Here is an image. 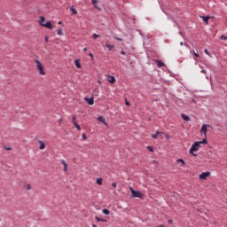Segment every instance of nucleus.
Segmentation results:
<instances>
[{
  "instance_id": "nucleus-1",
  "label": "nucleus",
  "mask_w": 227,
  "mask_h": 227,
  "mask_svg": "<svg viewBox=\"0 0 227 227\" xmlns=\"http://www.w3.org/2000/svg\"><path fill=\"white\" fill-rule=\"evenodd\" d=\"M34 63H35V67L38 70L39 75H46L45 67H43V64L40 62V60L35 59Z\"/></svg>"
},
{
  "instance_id": "nucleus-10",
  "label": "nucleus",
  "mask_w": 227,
  "mask_h": 227,
  "mask_svg": "<svg viewBox=\"0 0 227 227\" xmlns=\"http://www.w3.org/2000/svg\"><path fill=\"white\" fill-rule=\"evenodd\" d=\"M39 150H45V143H43V141L39 140Z\"/></svg>"
},
{
  "instance_id": "nucleus-30",
  "label": "nucleus",
  "mask_w": 227,
  "mask_h": 227,
  "mask_svg": "<svg viewBox=\"0 0 227 227\" xmlns=\"http://www.w3.org/2000/svg\"><path fill=\"white\" fill-rule=\"evenodd\" d=\"M74 127L77 129V130H81V126L80 125L76 124V125H74Z\"/></svg>"
},
{
  "instance_id": "nucleus-20",
  "label": "nucleus",
  "mask_w": 227,
  "mask_h": 227,
  "mask_svg": "<svg viewBox=\"0 0 227 227\" xmlns=\"http://www.w3.org/2000/svg\"><path fill=\"white\" fill-rule=\"evenodd\" d=\"M200 145H207V138H204L202 141H198Z\"/></svg>"
},
{
  "instance_id": "nucleus-12",
  "label": "nucleus",
  "mask_w": 227,
  "mask_h": 227,
  "mask_svg": "<svg viewBox=\"0 0 227 227\" xmlns=\"http://www.w3.org/2000/svg\"><path fill=\"white\" fill-rule=\"evenodd\" d=\"M96 221H98V223H107V220L104 219V218H99L98 216H95Z\"/></svg>"
},
{
  "instance_id": "nucleus-39",
  "label": "nucleus",
  "mask_w": 227,
  "mask_h": 227,
  "mask_svg": "<svg viewBox=\"0 0 227 227\" xmlns=\"http://www.w3.org/2000/svg\"><path fill=\"white\" fill-rule=\"evenodd\" d=\"M201 74H207V71L206 70H202Z\"/></svg>"
},
{
  "instance_id": "nucleus-13",
  "label": "nucleus",
  "mask_w": 227,
  "mask_h": 227,
  "mask_svg": "<svg viewBox=\"0 0 227 227\" xmlns=\"http://www.w3.org/2000/svg\"><path fill=\"white\" fill-rule=\"evenodd\" d=\"M181 116H182L183 120H184V121H191V118L189 116H187L184 114Z\"/></svg>"
},
{
  "instance_id": "nucleus-34",
  "label": "nucleus",
  "mask_w": 227,
  "mask_h": 227,
  "mask_svg": "<svg viewBox=\"0 0 227 227\" xmlns=\"http://www.w3.org/2000/svg\"><path fill=\"white\" fill-rule=\"evenodd\" d=\"M58 35H63V30H58Z\"/></svg>"
},
{
  "instance_id": "nucleus-17",
  "label": "nucleus",
  "mask_w": 227,
  "mask_h": 227,
  "mask_svg": "<svg viewBox=\"0 0 227 227\" xmlns=\"http://www.w3.org/2000/svg\"><path fill=\"white\" fill-rule=\"evenodd\" d=\"M157 66L159 67V68H162V67H164V64L162 61L160 60H156Z\"/></svg>"
},
{
  "instance_id": "nucleus-16",
  "label": "nucleus",
  "mask_w": 227,
  "mask_h": 227,
  "mask_svg": "<svg viewBox=\"0 0 227 227\" xmlns=\"http://www.w3.org/2000/svg\"><path fill=\"white\" fill-rule=\"evenodd\" d=\"M159 134H162L160 131H157L155 134L152 135L153 139H157L159 137Z\"/></svg>"
},
{
  "instance_id": "nucleus-9",
  "label": "nucleus",
  "mask_w": 227,
  "mask_h": 227,
  "mask_svg": "<svg viewBox=\"0 0 227 227\" xmlns=\"http://www.w3.org/2000/svg\"><path fill=\"white\" fill-rule=\"evenodd\" d=\"M85 102H87L89 106H93V104H95L93 98H85Z\"/></svg>"
},
{
  "instance_id": "nucleus-15",
  "label": "nucleus",
  "mask_w": 227,
  "mask_h": 227,
  "mask_svg": "<svg viewBox=\"0 0 227 227\" xmlns=\"http://www.w3.org/2000/svg\"><path fill=\"white\" fill-rule=\"evenodd\" d=\"M72 123L77 125V115H73Z\"/></svg>"
},
{
  "instance_id": "nucleus-32",
  "label": "nucleus",
  "mask_w": 227,
  "mask_h": 227,
  "mask_svg": "<svg viewBox=\"0 0 227 227\" xmlns=\"http://www.w3.org/2000/svg\"><path fill=\"white\" fill-rule=\"evenodd\" d=\"M204 52H205V54H207V56H210V53H208V50H204Z\"/></svg>"
},
{
  "instance_id": "nucleus-22",
  "label": "nucleus",
  "mask_w": 227,
  "mask_h": 227,
  "mask_svg": "<svg viewBox=\"0 0 227 227\" xmlns=\"http://www.w3.org/2000/svg\"><path fill=\"white\" fill-rule=\"evenodd\" d=\"M103 214H105V215H109L110 211L108 209H103Z\"/></svg>"
},
{
  "instance_id": "nucleus-49",
  "label": "nucleus",
  "mask_w": 227,
  "mask_h": 227,
  "mask_svg": "<svg viewBox=\"0 0 227 227\" xmlns=\"http://www.w3.org/2000/svg\"><path fill=\"white\" fill-rule=\"evenodd\" d=\"M95 8H98L97 5H95Z\"/></svg>"
},
{
  "instance_id": "nucleus-27",
  "label": "nucleus",
  "mask_w": 227,
  "mask_h": 227,
  "mask_svg": "<svg viewBox=\"0 0 227 227\" xmlns=\"http://www.w3.org/2000/svg\"><path fill=\"white\" fill-rule=\"evenodd\" d=\"M147 150H149V152H153V147H152V146H147Z\"/></svg>"
},
{
  "instance_id": "nucleus-46",
  "label": "nucleus",
  "mask_w": 227,
  "mask_h": 227,
  "mask_svg": "<svg viewBox=\"0 0 227 227\" xmlns=\"http://www.w3.org/2000/svg\"><path fill=\"white\" fill-rule=\"evenodd\" d=\"M180 45H184V43L181 42V43H180Z\"/></svg>"
},
{
  "instance_id": "nucleus-7",
  "label": "nucleus",
  "mask_w": 227,
  "mask_h": 227,
  "mask_svg": "<svg viewBox=\"0 0 227 227\" xmlns=\"http://www.w3.org/2000/svg\"><path fill=\"white\" fill-rule=\"evenodd\" d=\"M60 164L63 168V171H65V173H67L68 171V164H67L64 160H60Z\"/></svg>"
},
{
  "instance_id": "nucleus-2",
  "label": "nucleus",
  "mask_w": 227,
  "mask_h": 227,
  "mask_svg": "<svg viewBox=\"0 0 227 227\" xmlns=\"http://www.w3.org/2000/svg\"><path fill=\"white\" fill-rule=\"evenodd\" d=\"M38 23L40 26H43V27H46L47 29H52V23L51 21H46L45 17L40 16L38 20Z\"/></svg>"
},
{
  "instance_id": "nucleus-28",
  "label": "nucleus",
  "mask_w": 227,
  "mask_h": 227,
  "mask_svg": "<svg viewBox=\"0 0 227 227\" xmlns=\"http://www.w3.org/2000/svg\"><path fill=\"white\" fill-rule=\"evenodd\" d=\"M27 191H31V185L30 184H27Z\"/></svg>"
},
{
  "instance_id": "nucleus-41",
  "label": "nucleus",
  "mask_w": 227,
  "mask_h": 227,
  "mask_svg": "<svg viewBox=\"0 0 227 227\" xmlns=\"http://www.w3.org/2000/svg\"><path fill=\"white\" fill-rule=\"evenodd\" d=\"M83 51H84V52H86V51H88V48H84Z\"/></svg>"
},
{
  "instance_id": "nucleus-31",
  "label": "nucleus",
  "mask_w": 227,
  "mask_h": 227,
  "mask_svg": "<svg viewBox=\"0 0 227 227\" xmlns=\"http://www.w3.org/2000/svg\"><path fill=\"white\" fill-rule=\"evenodd\" d=\"M92 4H97V3H98V0H91Z\"/></svg>"
},
{
  "instance_id": "nucleus-50",
  "label": "nucleus",
  "mask_w": 227,
  "mask_h": 227,
  "mask_svg": "<svg viewBox=\"0 0 227 227\" xmlns=\"http://www.w3.org/2000/svg\"><path fill=\"white\" fill-rule=\"evenodd\" d=\"M59 24H61V21H60V22H59Z\"/></svg>"
},
{
  "instance_id": "nucleus-44",
  "label": "nucleus",
  "mask_w": 227,
  "mask_h": 227,
  "mask_svg": "<svg viewBox=\"0 0 227 227\" xmlns=\"http://www.w3.org/2000/svg\"><path fill=\"white\" fill-rule=\"evenodd\" d=\"M103 123H104V125H107V122H106V121Z\"/></svg>"
},
{
  "instance_id": "nucleus-47",
  "label": "nucleus",
  "mask_w": 227,
  "mask_h": 227,
  "mask_svg": "<svg viewBox=\"0 0 227 227\" xmlns=\"http://www.w3.org/2000/svg\"><path fill=\"white\" fill-rule=\"evenodd\" d=\"M92 227H97V225H95V224H92Z\"/></svg>"
},
{
  "instance_id": "nucleus-4",
  "label": "nucleus",
  "mask_w": 227,
  "mask_h": 227,
  "mask_svg": "<svg viewBox=\"0 0 227 227\" xmlns=\"http://www.w3.org/2000/svg\"><path fill=\"white\" fill-rule=\"evenodd\" d=\"M130 191L133 198H143V193H141V192L135 191L132 187H130Z\"/></svg>"
},
{
  "instance_id": "nucleus-37",
  "label": "nucleus",
  "mask_w": 227,
  "mask_h": 227,
  "mask_svg": "<svg viewBox=\"0 0 227 227\" xmlns=\"http://www.w3.org/2000/svg\"><path fill=\"white\" fill-rule=\"evenodd\" d=\"M168 224H173V220H168Z\"/></svg>"
},
{
  "instance_id": "nucleus-6",
  "label": "nucleus",
  "mask_w": 227,
  "mask_h": 227,
  "mask_svg": "<svg viewBox=\"0 0 227 227\" xmlns=\"http://www.w3.org/2000/svg\"><path fill=\"white\" fill-rule=\"evenodd\" d=\"M210 176V172H204L199 176L200 180H207Z\"/></svg>"
},
{
  "instance_id": "nucleus-35",
  "label": "nucleus",
  "mask_w": 227,
  "mask_h": 227,
  "mask_svg": "<svg viewBox=\"0 0 227 227\" xmlns=\"http://www.w3.org/2000/svg\"><path fill=\"white\" fill-rule=\"evenodd\" d=\"M82 139L86 140L87 139L86 134H82Z\"/></svg>"
},
{
  "instance_id": "nucleus-43",
  "label": "nucleus",
  "mask_w": 227,
  "mask_h": 227,
  "mask_svg": "<svg viewBox=\"0 0 227 227\" xmlns=\"http://www.w3.org/2000/svg\"><path fill=\"white\" fill-rule=\"evenodd\" d=\"M159 227H166V225H164V224H161V225H160Z\"/></svg>"
},
{
  "instance_id": "nucleus-38",
  "label": "nucleus",
  "mask_w": 227,
  "mask_h": 227,
  "mask_svg": "<svg viewBox=\"0 0 227 227\" xmlns=\"http://www.w3.org/2000/svg\"><path fill=\"white\" fill-rule=\"evenodd\" d=\"M89 56L93 59V53H89Z\"/></svg>"
},
{
  "instance_id": "nucleus-21",
  "label": "nucleus",
  "mask_w": 227,
  "mask_h": 227,
  "mask_svg": "<svg viewBox=\"0 0 227 227\" xmlns=\"http://www.w3.org/2000/svg\"><path fill=\"white\" fill-rule=\"evenodd\" d=\"M98 121H101L102 123L106 121V119H104L103 116H99V117L98 118Z\"/></svg>"
},
{
  "instance_id": "nucleus-23",
  "label": "nucleus",
  "mask_w": 227,
  "mask_h": 227,
  "mask_svg": "<svg viewBox=\"0 0 227 227\" xmlns=\"http://www.w3.org/2000/svg\"><path fill=\"white\" fill-rule=\"evenodd\" d=\"M71 12L73 13V15H77V11L74 8H71Z\"/></svg>"
},
{
  "instance_id": "nucleus-36",
  "label": "nucleus",
  "mask_w": 227,
  "mask_h": 227,
  "mask_svg": "<svg viewBox=\"0 0 227 227\" xmlns=\"http://www.w3.org/2000/svg\"><path fill=\"white\" fill-rule=\"evenodd\" d=\"M112 187H114V189H116V183H113Z\"/></svg>"
},
{
  "instance_id": "nucleus-26",
  "label": "nucleus",
  "mask_w": 227,
  "mask_h": 227,
  "mask_svg": "<svg viewBox=\"0 0 227 227\" xmlns=\"http://www.w3.org/2000/svg\"><path fill=\"white\" fill-rule=\"evenodd\" d=\"M192 54H194L195 58H200V54H198L194 50L192 51Z\"/></svg>"
},
{
  "instance_id": "nucleus-11",
  "label": "nucleus",
  "mask_w": 227,
  "mask_h": 227,
  "mask_svg": "<svg viewBox=\"0 0 227 227\" xmlns=\"http://www.w3.org/2000/svg\"><path fill=\"white\" fill-rule=\"evenodd\" d=\"M200 19H202L205 24H208V19H210V16H200Z\"/></svg>"
},
{
  "instance_id": "nucleus-24",
  "label": "nucleus",
  "mask_w": 227,
  "mask_h": 227,
  "mask_svg": "<svg viewBox=\"0 0 227 227\" xmlns=\"http://www.w3.org/2000/svg\"><path fill=\"white\" fill-rule=\"evenodd\" d=\"M92 38H94V40H97V38H100V35L93 34Z\"/></svg>"
},
{
  "instance_id": "nucleus-51",
  "label": "nucleus",
  "mask_w": 227,
  "mask_h": 227,
  "mask_svg": "<svg viewBox=\"0 0 227 227\" xmlns=\"http://www.w3.org/2000/svg\"><path fill=\"white\" fill-rule=\"evenodd\" d=\"M0 221H1V218H0Z\"/></svg>"
},
{
  "instance_id": "nucleus-29",
  "label": "nucleus",
  "mask_w": 227,
  "mask_h": 227,
  "mask_svg": "<svg viewBox=\"0 0 227 227\" xmlns=\"http://www.w3.org/2000/svg\"><path fill=\"white\" fill-rule=\"evenodd\" d=\"M115 40H118V42H123V39L120 38V37H114Z\"/></svg>"
},
{
  "instance_id": "nucleus-48",
  "label": "nucleus",
  "mask_w": 227,
  "mask_h": 227,
  "mask_svg": "<svg viewBox=\"0 0 227 227\" xmlns=\"http://www.w3.org/2000/svg\"><path fill=\"white\" fill-rule=\"evenodd\" d=\"M45 40H46V42H47V40H48V37H45Z\"/></svg>"
},
{
  "instance_id": "nucleus-19",
  "label": "nucleus",
  "mask_w": 227,
  "mask_h": 227,
  "mask_svg": "<svg viewBox=\"0 0 227 227\" xmlns=\"http://www.w3.org/2000/svg\"><path fill=\"white\" fill-rule=\"evenodd\" d=\"M176 162H178V163L181 162L182 166H185V161L182 159H177Z\"/></svg>"
},
{
  "instance_id": "nucleus-33",
  "label": "nucleus",
  "mask_w": 227,
  "mask_h": 227,
  "mask_svg": "<svg viewBox=\"0 0 227 227\" xmlns=\"http://www.w3.org/2000/svg\"><path fill=\"white\" fill-rule=\"evenodd\" d=\"M220 38L221 40H227V37L225 35H222Z\"/></svg>"
},
{
  "instance_id": "nucleus-42",
  "label": "nucleus",
  "mask_w": 227,
  "mask_h": 227,
  "mask_svg": "<svg viewBox=\"0 0 227 227\" xmlns=\"http://www.w3.org/2000/svg\"><path fill=\"white\" fill-rule=\"evenodd\" d=\"M121 54H123V55H125V52H124L123 51H121Z\"/></svg>"
},
{
  "instance_id": "nucleus-45",
  "label": "nucleus",
  "mask_w": 227,
  "mask_h": 227,
  "mask_svg": "<svg viewBox=\"0 0 227 227\" xmlns=\"http://www.w3.org/2000/svg\"><path fill=\"white\" fill-rule=\"evenodd\" d=\"M7 150H12V148H10V147H7Z\"/></svg>"
},
{
  "instance_id": "nucleus-3",
  "label": "nucleus",
  "mask_w": 227,
  "mask_h": 227,
  "mask_svg": "<svg viewBox=\"0 0 227 227\" xmlns=\"http://www.w3.org/2000/svg\"><path fill=\"white\" fill-rule=\"evenodd\" d=\"M201 148L200 144L197 141L193 145H192V147L190 148V153L191 155H193V157H198V154L194 153V152H198Z\"/></svg>"
},
{
  "instance_id": "nucleus-18",
  "label": "nucleus",
  "mask_w": 227,
  "mask_h": 227,
  "mask_svg": "<svg viewBox=\"0 0 227 227\" xmlns=\"http://www.w3.org/2000/svg\"><path fill=\"white\" fill-rule=\"evenodd\" d=\"M106 46L107 47V49H108L109 51H113V48L114 47V45L109 44V43H106Z\"/></svg>"
},
{
  "instance_id": "nucleus-8",
  "label": "nucleus",
  "mask_w": 227,
  "mask_h": 227,
  "mask_svg": "<svg viewBox=\"0 0 227 227\" xmlns=\"http://www.w3.org/2000/svg\"><path fill=\"white\" fill-rule=\"evenodd\" d=\"M107 82H110V84H114V82H116V78L113 75H108Z\"/></svg>"
},
{
  "instance_id": "nucleus-25",
  "label": "nucleus",
  "mask_w": 227,
  "mask_h": 227,
  "mask_svg": "<svg viewBox=\"0 0 227 227\" xmlns=\"http://www.w3.org/2000/svg\"><path fill=\"white\" fill-rule=\"evenodd\" d=\"M97 184H98V185H102V178H98Z\"/></svg>"
},
{
  "instance_id": "nucleus-5",
  "label": "nucleus",
  "mask_w": 227,
  "mask_h": 227,
  "mask_svg": "<svg viewBox=\"0 0 227 227\" xmlns=\"http://www.w3.org/2000/svg\"><path fill=\"white\" fill-rule=\"evenodd\" d=\"M207 127H210V125L203 124L200 129V134H203L205 137H207Z\"/></svg>"
},
{
  "instance_id": "nucleus-14",
  "label": "nucleus",
  "mask_w": 227,
  "mask_h": 227,
  "mask_svg": "<svg viewBox=\"0 0 227 227\" xmlns=\"http://www.w3.org/2000/svg\"><path fill=\"white\" fill-rule=\"evenodd\" d=\"M74 65L77 68H81V60L75 59L74 60Z\"/></svg>"
},
{
  "instance_id": "nucleus-40",
  "label": "nucleus",
  "mask_w": 227,
  "mask_h": 227,
  "mask_svg": "<svg viewBox=\"0 0 227 227\" xmlns=\"http://www.w3.org/2000/svg\"><path fill=\"white\" fill-rule=\"evenodd\" d=\"M126 106H130V103H129V101L126 100Z\"/></svg>"
}]
</instances>
